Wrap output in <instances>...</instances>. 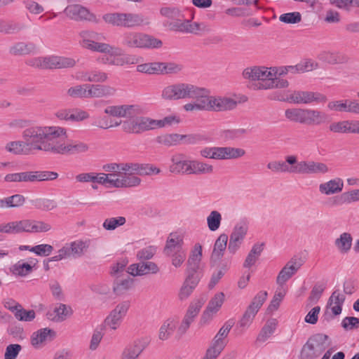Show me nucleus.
Here are the masks:
<instances>
[{"label": "nucleus", "instance_id": "obj_1", "mask_svg": "<svg viewBox=\"0 0 359 359\" xmlns=\"http://www.w3.org/2000/svg\"><path fill=\"white\" fill-rule=\"evenodd\" d=\"M62 131V128L60 126H33L24 130L22 138L27 147L53 154Z\"/></svg>", "mask_w": 359, "mask_h": 359}, {"label": "nucleus", "instance_id": "obj_2", "mask_svg": "<svg viewBox=\"0 0 359 359\" xmlns=\"http://www.w3.org/2000/svg\"><path fill=\"white\" fill-rule=\"evenodd\" d=\"M273 172H289L300 175H323L329 172L327 165L314 161H298L295 155L285 156V161H273L267 164Z\"/></svg>", "mask_w": 359, "mask_h": 359}, {"label": "nucleus", "instance_id": "obj_3", "mask_svg": "<svg viewBox=\"0 0 359 359\" xmlns=\"http://www.w3.org/2000/svg\"><path fill=\"white\" fill-rule=\"evenodd\" d=\"M162 16L168 18L166 25L172 31L184 34L199 35L207 30V26L203 22H194V14L191 19H184V14L177 7H163L160 9Z\"/></svg>", "mask_w": 359, "mask_h": 359}, {"label": "nucleus", "instance_id": "obj_4", "mask_svg": "<svg viewBox=\"0 0 359 359\" xmlns=\"http://www.w3.org/2000/svg\"><path fill=\"white\" fill-rule=\"evenodd\" d=\"M79 37L81 38L79 43L84 48L95 52L107 53L111 56L121 55V48L102 42L106 40V36L102 33L93 30H83L79 32Z\"/></svg>", "mask_w": 359, "mask_h": 359}, {"label": "nucleus", "instance_id": "obj_5", "mask_svg": "<svg viewBox=\"0 0 359 359\" xmlns=\"http://www.w3.org/2000/svg\"><path fill=\"white\" fill-rule=\"evenodd\" d=\"M104 111L109 116L129 118L128 120L121 121L123 130L127 133L140 134L137 117L133 118L137 114L135 105H110L107 107Z\"/></svg>", "mask_w": 359, "mask_h": 359}, {"label": "nucleus", "instance_id": "obj_6", "mask_svg": "<svg viewBox=\"0 0 359 359\" xmlns=\"http://www.w3.org/2000/svg\"><path fill=\"white\" fill-rule=\"evenodd\" d=\"M121 44L128 48L154 49L161 48L163 42L142 32H126L122 35Z\"/></svg>", "mask_w": 359, "mask_h": 359}, {"label": "nucleus", "instance_id": "obj_7", "mask_svg": "<svg viewBox=\"0 0 359 359\" xmlns=\"http://www.w3.org/2000/svg\"><path fill=\"white\" fill-rule=\"evenodd\" d=\"M200 155L215 160H230L243 157L245 155V151L242 148L232 147H207L200 151Z\"/></svg>", "mask_w": 359, "mask_h": 359}, {"label": "nucleus", "instance_id": "obj_8", "mask_svg": "<svg viewBox=\"0 0 359 359\" xmlns=\"http://www.w3.org/2000/svg\"><path fill=\"white\" fill-rule=\"evenodd\" d=\"M327 336L316 334L309 338L300 351V359H316L327 348Z\"/></svg>", "mask_w": 359, "mask_h": 359}, {"label": "nucleus", "instance_id": "obj_9", "mask_svg": "<svg viewBox=\"0 0 359 359\" xmlns=\"http://www.w3.org/2000/svg\"><path fill=\"white\" fill-rule=\"evenodd\" d=\"M76 63L73 58L57 55L35 57L28 62L29 65L41 69L70 68L75 66Z\"/></svg>", "mask_w": 359, "mask_h": 359}, {"label": "nucleus", "instance_id": "obj_10", "mask_svg": "<svg viewBox=\"0 0 359 359\" xmlns=\"http://www.w3.org/2000/svg\"><path fill=\"white\" fill-rule=\"evenodd\" d=\"M67 130L62 128V135L57 139L54 154L73 155L86 153L89 150V146L84 142L71 141L67 142Z\"/></svg>", "mask_w": 359, "mask_h": 359}, {"label": "nucleus", "instance_id": "obj_11", "mask_svg": "<svg viewBox=\"0 0 359 359\" xmlns=\"http://www.w3.org/2000/svg\"><path fill=\"white\" fill-rule=\"evenodd\" d=\"M89 248V241L76 240L66 243L60 248L57 255L49 259V262H57L70 257L79 258L81 257Z\"/></svg>", "mask_w": 359, "mask_h": 359}, {"label": "nucleus", "instance_id": "obj_12", "mask_svg": "<svg viewBox=\"0 0 359 359\" xmlns=\"http://www.w3.org/2000/svg\"><path fill=\"white\" fill-rule=\"evenodd\" d=\"M194 86L187 83L169 85L163 89L161 97L163 100L168 101L190 99Z\"/></svg>", "mask_w": 359, "mask_h": 359}, {"label": "nucleus", "instance_id": "obj_13", "mask_svg": "<svg viewBox=\"0 0 359 359\" xmlns=\"http://www.w3.org/2000/svg\"><path fill=\"white\" fill-rule=\"evenodd\" d=\"M137 120L140 133L147 130L170 126L180 123V118L176 116H168L160 120H156L146 116H137Z\"/></svg>", "mask_w": 359, "mask_h": 359}, {"label": "nucleus", "instance_id": "obj_14", "mask_svg": "<svg viewBox=\"0 0 359 359\" xmlns=\"http://www.w3.org/2000/svg\"><path fill=\"white\" fill-rule=\"evenodd\" d=\"M271 68L264 66H253L245 68L243 72V76L245 79L251 81H258L257 83L252 84L251 88L253 90H261L258 88L263 83H266L272 76Z\"/></svg>", "mask_w": 359, "mask_h": 359}, {"label": "nucleus", "instance_id": "obj_15", "mask_svg": "<svg viewBox=\"0 0 359 359\" xmlns=\"http://www.w3.org/2000/svg\"><path fill=\"white\" fill-rule=\"evenodd\" d=\"M130 306L129 301H123L118 304L105 318V325L113 330L118 329L123 318L126 316Z\"/></svg>", "mask_w": 359, "mask_h": 359}, {"label": "nucleus", "instance_id": "obj_16", "mask_svg": "<svg viewBox=\"0 0 359 359\" xmlns=\"http://www.w3.org/2000/svg\"><path fill=\"white\" fill-rule=\"evenodd\" d=\"M248 231V224L245 221H240L233 227L230 235L228 251L234 255L240 248Z\"/></svg>", "mask_w": 359, "mask_h": 359}, {"label": "nucleus", "instance_id": "obj_17", "mask_svg": "<svg viewBox=\"0 0 359 359\" xmlns=\"http://www.w3.org/2000/svg\"><path fill=\"white\" fill-rule=\"evenodd\" d=\"M291 102L294 104L324 103L327 101L325 95L313 91L296 90L290 94Z\"/></svg>", "mask_w": 359, "mask_h": 359}, {"label": "nucleus", "instance_id": "obj_18", "mask_svg": "<svg viewBox=\"0 0 359 359\" xmlns=\"http://www.w3.org/2000/svg\"><path fill=\"white\" fill-rule=\"evenodd\" d=\"M64 13L69 18L75 21L98 22L93 13H91L86 7L80 4L67 6Z\"/></svg>", "mask_w": 359, "mask_h": 359}, {"label": "nucleus", "instance_id": "obj_19", "mask_svg": "<svg viewBox=\"0 0 359 359\" xmlns=\"http://www.w3.org/2000/svg\"><path fill=\"white\" fill-rule=\"evenodd\" d=\"M139 163H121V174L119 179L127 180L123 188L135 187L140 184L141 179L136 176L139 175Z\"/></svg>", "mask_w": 359, "mask_h": 359}, {"label": "nucleus", "instance_id": "obj_20", "mask_svg": "<svg viewBox=\"0 0 359 359\" xmlns=\"http://www.w3.org/2000/svg\"><path fill=\"white\" fill-rule=\"evenodd\" d=\"M169 171L177 175H189L191 160L180 153L175 154L171 156Z\"/></svg>", "mask_w": 359, "mask_h": 359}, {"label": "nucleus", "instance_id": "obj_21", "mask_svg": "<svg viewBox=\"0 0 359 359\" xmlns=\"http://www.w3.org/2000/svg\"><path fill=\"white\" fill-rule=\"evenodd\" d=\"M237 102L226 97L212 96L210 95L208 111H223L234 109Z\"/></svg>", "mask_w": 359, "mask_h": 359}, {"label": "nucleus", "instance_id": "obj_22", "mask_svg": "<svg viewBox=\"0 0 359 359\" xmlns=\"http://www.w3.org/2000/svg\"><path fill=\"white\" fill-rule=\"evenodd\" d=\"M202 246L200 243H196L190 252L187 262V273L192 275H200L201 262L202 259Z\"/></svg>", "mask_w": 359, "mask_h": 359}, {"label": "nucleus", "instance_id": "obj_23", "mask_svg": "<svg viewBox=\"0 0 359 359\" xmlns=\"http://www.w3.org/2000/svg\"><path fill=\"white\" fill-rule=\"evenodd\" d=\"M159 271V267L153 262L142 261L133 264L128 268L127 273L133 276H141L147 274H156Z\"/></svg>", "mask_w": 359, "mask_h": 359}, {"label": "nucleus", "instance_id": "obj_24", "mask_svg": "<svg viewBox=\"0 0 359 359\" xmlns=\"http://www.w3.org/2000/svg\"><path fill=\"white\" fill-rule=\"evenodd\" d=\"M149 344L148 338L137 339L123 350L121 359H137Z\"/></svg>", "mask_w": 359, "mask_h": 359}, {"label": "nucleus", "instance_id": "obj_25", "mask_svg": "<svg viewBox=\"0 0 359 359\" xmlns=\"http://www.w3.org/2000/svg\"><path fill=\"white\" fill-rule=\"evenodd\" d=\"M329 130L334 133L359 134V121L346 120L333 122L329 126Z\"/></svg>", "mask_w": 359, "mask_h": 359}, {"label": "nucleus", "instance_id": "obj_26", "mask_svg": "<svg viewBox=\"0 0 359 359\" xmlns=\"http://www.w3.org/2000/svg\"><path fill=\"white\" fill-rule=\"evenodd\" d=\"M55 337V332L49 328H42L34 332L31 337V344L35 348H41Z\"/></svg>", "mask_w": 359, "mask_h": 359}, {"label": "nucleus", "instance_id": "obj_27", "mask_svg": "<svg viewBox=\"0 0 359 359\" xmlns=\"http://www.w3.org/2000/svg\"><path fill=\"white\" fill-rule=\"evenodd\" d=\"M301 266L302 264L296 259H292L290 260L279 272L276 278L277 284L282 287L297 273Z\"/></svg>", "mask_w": 359, "mask_h": 359}, {"label": "nucleus", "instance_id": "obj_28", "mask_svg": "<svg viewBox=\"0 0 359 359\" xmlns=\"http://www.w3.org/2000/svg\"><path fill=\"white\" fill-rule=\"evenodd\" d=\"M88 98H100L113 96L116 93V88L109 85L88 84Z\"/></svg>", "mask_w": 359, "mask_h": 359}, {"label": "nucleus", "instance_id": "obj_29", "mask_svg": "<svg viewBox=\"0 0 359 359\" xmlns=\"http://www.w3.org/2000/svg\"><path fill=\"white\" fill-rule=\"evenodd\" d=\"M125 180L119 179L116 174L95 173V182L106 186L108 188H123Z\"/></svg>", "mask_w": 359, "mask_h": 359}, {"label": "nucleus", "instance_id": "obj_30", "mask_svg": "<svg viewBox=\"0 0 359 359\" xmlns=\"http://www.w3.org/2000/svg\"><path fill=\"white\" fill-rule=\"evenodd\" d=\"M76 79L84 82L104 83L108 80L109 76L107 73L95 69L78 73Z\"/></svg>", "mask_w": 359, "mask_h": 359}, {"label": "nucleus", "instance_id": "obj_31", "mask_svg": "<svg viewBox=\"0 0 359 359\" xmlns=\"http://www.w3.org/2000/svg\"><path fill=\"white\" fill-rule=\"evenodd\" d=\"M109 55L113 59H111L109 56H102L100 60L101 62L104 65H109L114 66H123L125 65H132L137 63V61L135 60V57L133 55H126L123 53L121 50V55L111 56L109 54Z\"/></svg>", "mask_w": 359, "mask_h": 359}, {"label": "nucleus", "instance_id": "obj_32", "mask_svg": "<svg viewBox=\"0 0 359 359\" xmlns=\"http://www.w3.org/2000/svg\"><path fill=\"white\" fill-rule=\"evenodd\" d=\"M343 189L344 181L339 177H335L319 185L320 193L327 196L339 194Z\"/></svg>", "mask_w": 359, "mask_h": 359}, {"label": "nucleus", "instance_id": "obj_33", "mask_svg": "<svg viewBox=\"0 0 359 359\" xmlns=\"http://www.w3.org/2000/svg\"><path fill=\"white\" fill-rule=\"evenodd\" d=\"M209 97L210 91L208 89L194 86L190 99L196 100L201 111H208Z\"/></svg>", "mask_w": 359, "mask_h": 359}, {"label": "nucleus", "instance_id": "obj_34", "mask_svg": "<svg viewBox=\"0 0 359 359\" xmlns=\"http://www.w3.org/2000/svg\"><path fill=\"white\" fill-rule=\"evenodd\" d=\"M200 279V275L187 274V277L179 292L178 296L180 300L187 299L190 296L197 286Z\"/></svg>", "mask_w": 359, "mask_h": 359}, {"label": "nucleus", "instance_id": "obj_35", "mask_svg": "<svg viewBox=\"0 0 359 359\" xmlns=\"http://www.w3.org/2000/svg\"><path fill=\"white\" fill-rule=\"evenodd\" d=\"M183 238L176 233H170L166 241L163 252L165 255L178 252V250H185L183 249Z\"/></svg>", "mask_w": 359, "mask_h": 359}, {"label": "nucleus", "instance_id": "obj_36", "mask_svg": "<svg viewBox=\"0 0 359 359\" xmlns=\"http://www.w3.org/2000/svg\"><path fill=\"white\" fill-rule=\"evenodd\" d=\"M328 120V115L321 111L311 109H306L304 124L321 125Z\"/></svg>", "mask_w": 359, "mask_h": 359}, {"label": "nucleus", "instance_id": "obj_37", "mask_svg": "<svg viewBox=\"0 0 359 359\" xmlns=\"http://www.w3.org/2000/svg\"><path fill=\"white\" fill-rule=\"evenodd\" d=\"M72 311L70 307L65 304H59L53 311H48L46 316L49 320L55 322L64 321L68 316H71Z\"/></svg>", "mask_w": 359, "mask_h": 359}, {"label": "nucleus", "instance_id": "obj_38", "mask_svg": "<svg viewBox=\"0 0 359 359\" xmlns=\"http://www.w3.org/2000/svg\"><path fill=\"white\" fill-rule=\"evenodd\" d=\"M36 49V44L32 42H18L10 47L9 53L15 56L25 55L35 53Z\"/></svg>", "mask_w": 359, "mask_h": 359}, {"label": "nucleus", "instance_id": "obj_39", "mask_svg": "<svg viewBox=\"0 0 359 359\" xmlns=\"http://www.w3.org/2000/svg\"><path fill=\"white\" fill-rule=\"evenodd\" d=\"M345 302V296L339 290H335L332 293L327 302L330 307L332 313L334 316H338L341 313L342 306Z\"/></svg>", "mask_w": 359, "mask_h": 359}, {"label": "nucleus", "instance_id": "obj_40", "mask_svg": "<svg viewBox=\"0 0 359 359\" xmlns=\"http://www.w3.org/2000/svg\"><path fill=\"white\" fill-rule=\"evenodd\" d=\"M148 23L149 22L145 20L142 15L123 13L121 27L131 28L141 26L142 25H147Z\"/></svg>", "mask_w": 359, "mask_h": 359}, {"label": "nucleus", "instance_id": "obj_41", "mask_svg": "<svg viewBox=\"0 0 359 359\" xmlns=\"http://www.w3.org/2000/svg\"><path fill=\"white\" fill-rule=\"evenodd\" d=\"M177 322L174 318L165 320L161 325L158 331V339L161 341L168 340L177 327Z\"/></svg>", "mask_w": 359, "mask_h": 359}, {"label": "nucleus", "instance_id": "obj_42", "mask_svg": "<svg viewBox=\"0 0 359 359\" xmlns=\"http://www.w3.org/2000/svg\"><path fill=\"white\" fill-rule=\"evenodd\" d=\"M333 205H340L344 203H351L359 201V189H353L349 191L344 192L340 196H337L333 198Z\"/></svg>", "mask_w": 359, "mask_h": 359}, {"label": "nucleus", "instance_id": "obj_43", "mask_svg": "<svg viewBox=\"0 0 359 359\" xmlns=\"http://www.w3.org/2000/svg\"><path fill=\"white\" fill-rule=\"evenodd\" d=\"M228 242V236L226 233H222L215 241L213 250L211 255L212 259H220L225 251Z\"/></svg>", "mask_w": 359, "mask_h": 359}, {"label": "nucleus", "instance_id": "obj_44", "mask_svg": "<svg viewBox=\"0 0 359 359\" xmlns=\"http://www.w3.org/2000/svg\"><path fill=\"white\" fill-rule=\"evenodd\" d=\"M189 175L211 174L213 172V166L210 164L198 161L191 160Z\"/></svg>", "mask_w": 359, "mask_h": 359}, {"label": "nucleus", "instance_id": "obj_45", "mask_svg": "<svg viewBox=\"0 0 359 359\" xmlns=\"http://www.w3.org/2000/svg\"><path fill=\"white\" fill-rule=\"evenodd\" d=\"M133 285V279L127 276L125 278L116 277L113 284V291L116 295H121L129 290Z\"/></svg>", "mask_w": 359, "mask_h": 359}, {"label": "nucleus", "instance_id": "obj_46", "mask_svg": "<svg viewBox=\"0 0 359 359\" xmlns=\"http://www.w3.org/2000/svg\"><path fill=\"white\" fill-rule=\"evenodd\" d=\"M352 241L351 233L344 232L334 241V245L341 253H347L351 248Z\"/></svg>", "mask_w": 359, "mask_h": 359}, {"label": "nucleus", "instance_id": "obj_47", "mask_svg": "<svg viewBox=\"0 0 359 359\" xmlns=\"http://www.w3.org/2000/svg\"><path fill=\"white\" fill-rule=\"evenodd\" d=\"M25 198L20 194H15L0 199V208H19L24 205Z\"/></svg>", "mask_w": 359, "mask_h": 359}, {"label": "nucleus", "instance_id": "obj_48", "mask_svg": "<svg viewBox=\"0 0 359 359\" xmlns=\"http://www.w3.org/2000/svg\"><path fill=\"white\" fill-rule=\"evenodd\" d=\"M306 109L291 108L285 111V118L292 122L304 124Z\"/></svg>", "mask_w": 359, "mask_h": 359}, {"label": "nucleus", "instance_id": "obj_49", "mask_svg": "<svg viewBox=\"0 0 359 359\" xmlns=\"http://www.w3.org/2000/svg\"><path fill=\"white\" fill-rule=\"evenodd\" d=\"M274 69H272V76L266 83L262 84V86H259L258 88H264V90L271 89V88H285L289 86V83L287 80L278 78L273 74Z\"/></svg>", "mask_w": 359, "mask_h": 359}, {"label": "nucleus", "instance_id": "obj_50", "mask_svg": "<svg viewBox=\"0 0 359 359\" xmlns=\"http://www.w3.org/2000/svg\"><path fill=\"white\" fill-rule=\"evenodd\" d=\"M320 58L330 64H341L348 61V57L339 53L324 52Z\"/></svg>", "mask_w": 359, "mask_h": 359}, {"label": "nucleus", "instance_id": "obj_51", "mask_svg": "<svg viewBox=\"0 0 359 359\" xmlns=\"http://www.w3.org/2000/svg\"><path fill=\"white\" fill-rule=\"evenodd\" d=\"M276 326V319L273 318L269 320L259 332L257 340L259 341H265L274 332Z\"/></svg>", "mask_w": 359, "mask_h": 359}, {"label": "nucleus", "instance_id": "obj_52", "mask_svg": "<svg viewBox=\"0 0 359 359\" xmlns=\"http://www.w3.org/2000/svg\"><path fill=\"white\" fill-rule=\"evenodd\" d=\"M88 83L79 84L70 87L67 90V95L72 98H88Z\"/></svg>", "mask_w": 359, "mask_h": 359}, {"label": "nucleus", "instance_id": "obj_53", "mask_svg": "<svg viewBox=\"0 0 359 359\" xmlns=\"http://www.w3.org/2000/svg\"><path fill=\"white\" fill-rule=\"evenodd\" d=\"M268 296V293L266 291H260L253 298L252 302L248 306L247 309L250 311H253L256 315L261 306L266 301Z\"/></svg>", "mask_w": 359, "mask_h": 359}, {"label": "nucleus", "instance_id": "obj_54", "mask_svg": "<svg viewBox=\"0 0 359 359\" xmlns=\"http://www.w3.org/2000/svg\"><path fill=\"white\" fill-rule=\"evenodd\" d=\"M32 205L37 209L49 211L57 207V203L52 199L36 198L31 201Z\"/></svg>", "mask_w": 359, "mask_h": 359}, {"label": "nucleus", "instance_id": "obj_55", "mask_svg": "<svg viewBox=\"0 0 359 359\" xmlns=\"http://www.w3.org/2000/svg\"><path fill=\"white\" fill-rule=\"evenodd\" d=\"M156 142L165 147L175 146L180 144L179 134H163L156 137Z\"/></svg>", "mask_w": 359, "mask_h": 359}, {"label": "nucleus", "instance_id": "obj_56", "mask_svg": "<svg viewBox=\"0 0 359 359\" xmlns=\"http://www.w3.org/2000/svg\"><path fill=\"white\" fill-rule=\"evenodd\" d=\"M222 217L219 212L212 210L207 217V225L211 231H217L221 224Z\"/></svg>", "mask_w": 359, "mask_h": 359}, {"label": "nucleus", "instance_id": "obj_57", "mask_svg": "<svg viewBox=\"0 0 359 359\" xmlns=\"http://www.w3.org/2000/svg\"><path fill=\"white\" fill-rule=\"evenodd\" d=\"M224 299L225 295L224 292H217L209 301L207 308L217 313L224 304Z\"/></svg>", "mask_w": 359, "mask_h": 359}, {"label": "nucleus", "instance_id": "obj_58", "mask_svg": "<svg viewBox=\"0 0 359 359\" xmlns=\"http://www.w3.org/2000/svg\"><path fill=\"white\" fill-rule=\"evenodd\" d=\"M230 266V262H224L220 266L219 270L217 272H215L211 277L209 287L210 289L213 288L219 281V280L224 276L225 273L229 270Z\"/></svg>", "mask_w": 359, "mask_h": 359}, {"label": "nucleus", "instance_id": "obj_59", "mask_svg": "<svg viewBox=\"0 0 359 359\" xmlns=\"http://www.w3.org/2000/svg\"><path fill=\"white\" fill-rule=\"evenodd\" d=\"M126 222V218L122 216L118 217H110L106 219L104 221L102 226L104 229L107 231H113L116 229L117 227L125 224Z\"/></svg>", "mask_w": 359, "mask_h": 359}, {"label": "nucleus", "instance_id": "obj_60", "mask_svg": "<svg viewBox=\"0 0 359 359\" xmlns=\"http://www.w3.org/2000/svg\"><path fill=\"white\" fill-rule=\"evenodd\" d=\"M34 259H32L30 263L18 262L13 266V272L20 276H25L32 271V264H34Z\"/></svg>", "mask_w": 359, "mask_h": 359}, {"label": "nucleus", "instance_id": "obj_61", "mask_svg": "<svg viewBox=\"0 0 359 359\" xmlns=\"http://www.w3.org/2000/svg\"><path fill=\"white\" fill-rule=\"evenodd\" d=\"M285 294L286 292L285 290L282 288L277 289L273 297V299L270 302V304L268 306V311L271 312L273 311H276L278 309L280 304L283 299Z\"/></svg>", "mask_w": 359, "mask_h": 359}, {"label": "nucleus", "instance_id": "obj_62", "mask_svg": "<svg viewBox=\"0 0 359 359\" xmlns=\"http://www.w3.org/2000/svg\"><path fill=\"white\" fill-rule=\"evenodd\" d=\"M234 323L231 320L227 321L219 330L218 333L214 338L213 342L218 344H222L225 346V343L224 341V338L227 337L230 330L233 327Z\"/></svg>", "mask_w": 359, "mask_h": 359}, {"label": "nucleus", "instance_id": "obj_63", "mask_svg": "<svg viewBox=\"0 0 359 359\" xmlns=\"http://www.w3.org/2000/svg\"><path fill=\"white\" fill-rule=\"evenodd\" d=\"M255 316L256 315L253 313V311H250L246 309L237 325L238 327L241 330V332L246 330L250 326Z\"/></svg>", "mask_w": 359, "mask_h": 359}, {"label": "nucleus", "instance_id": "obj_64", "mask_svg": "<svg viewBox=\"0 0 359 359\" xmlns=\"http://www.w3.org/2000/svg\"><path fill=\"white\" fill-rule=\"evenodd\" d=\"M203 304V302L202 300L196 299L193 301L190 304L185 316L194 320V318L198 316L201 309L202 308Z\"/></svg>", "mask_w": 359, "mask_h": 359}]
</instances>
